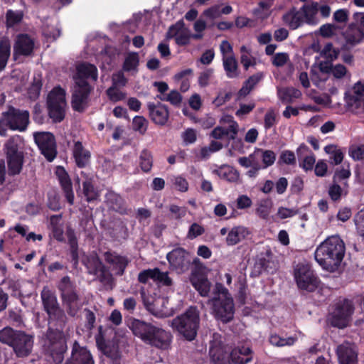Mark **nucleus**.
Returning <instances> with one entry per match:
<instances>
[{
    "label": "nucleus",
    "instance_id": "obj_56",
    "mask_svg": "<svg viewBox=\"0 0 364 364\" xmlns=\"http://www.w3.org/2000/svg\"><path fill=\"white\" fill-rule=\"evenodd\" d=\"M324 149L326 153L331 155L330 159L332 161V164L337 165L342 162L343 159V153L341 150L337 149L333 146H326Z\"/></svg>",
    "mask_w": 364,
    "mask_h": 364
},
{
    "label": "nucleus",
    "instance_id": "obj_35",
    "mask_svg": "<svg viewBox=\"0 0 364 364\" xmlns=\"http://www.w3.org/2000/svg\"><path fill=\"white\" fill-rule=\"evenodd\" d=\"M250 232L247 228L243 226H237L232 228L228 234L226 243L228 245H235L244 240Z\"/></svg>",
    "mask_w": 364,
    "mask_h": 364
},
{
    "label": "nucleus",
    "instance_id": "obj_50",
    "mask_svg": "<svg viewBox=\"0 0 364 364\" xmlns=\"http://www.w3.org/2000/svg\"><path fill=\"white\" fill-rule=\"evenodd\" d=\"M66 235L68 240V242L70 246L72 258L73 260L75 262V264H76L78 262L77 238L74 230L70 228H68Z\"/></svg>",
    "mask_w": 364,
    "mask_h": 364
},
{
    "label": "nucleus",
    "instance_id": "obj_13",
    "mask_svg": "<svg viewBox=\"0 0 364 364\" xmlns=\"http://www.w3.org/2000/svg\"><path fill=\"white\" fill-rule=\"evenodd\" d=\"M141 296L146 309L153 315L159 318L168 317L172 311L166 306L168 301L165 298H158L150 301L145 296L144 288L141 289Z\"/></svg>",
    "mask_w": 364,
    "mask_h": 364
},
{
    "label": "nucleus",
    "instance_id": "obj_36",
    "mask_svg": "<svg viewBox=\"0 0 364 364\" xmlns=\"http://www.w3.org/2000/svg\"><path fill=\"white\" fill-rule=\"evenodd\" d=\"M52 334L53 333H50L48 335V338L50 342V346H49L50 351L53 355H56V358L59 361H61L63 359V353L65 348V341L63 338L61 333L58 332L55 333V341H52Z\"/></svg>",
    "mask_w": 364,
    "mask_h": 364
},
{
    "label": "nucleus",
    "instance_id": "obj_4",
    "mask_svg": "<svg viewBox=\"0 0 364 364\" xmlns=\"http://www.w3.org/2000/svg\"><path fill=\"white\" fill-rule=\"evenodd\" d=\"M200 323L199 311L196 307H189L183 314L171 321V326L186 340L195 339Z\"/></svg>",
    "mask_w": 364,
    "mask_h": 364
},
{
    "label": "nucleus",
    "instance_id": "obj_11",
    "mask_svg": "<svg viewBox=\"0 0 364 364\" xmlns=\"http://www.w3.org/2000/svg\"><path fill=\"white\" fill-rule=\"evenodd\" d=\"M166 37L167 39L174 38L178 46H184L190 44L193 35L183 21L180 20L169 27Z\"/></svg>",
    "mask_w": 364,
    "mask_h": 364
},
{
    "label": "nucleus",
    "instance_id": "obj_60",
    "mask_svg": "<svg viewBox=\"0 0 364 364\" xmlns=\"http://www.w3.org/2000/svg\"><path fill=\"white\" fill-rule=\"evenodd\" d=\"M107 95L109 99L114 102L121 101L127 96V94L123 92L120 87H115L112 86L107 89Z\"/></svg>",
    "mask_w": 364,
    "mask_h": 364
},
{
    "label": "nucleus",
    "instance_id": "obj_38",
    "mask_svg": "<svg viewBox=\"0 0 364 364\" xmlns=\"http://www.w3.org/2000/svg\"><path fill=\"white\" fill-rule=\"evenodd\" d=\"M254 156L256 160L261 159L262 161V168H267L272 166L276 161V154L274 151L269 149H256L254 151Z\"/></svg>",
    "mask_w": 364,
    "mask_h": 364
},
{
    "label": "nucleus",
    "instance_id": "obj_52",
    "mask_svg": "<svg viewBox=\"0 0 364 364\" xmlns=\"http://www.w3.org/2000/svg\"><path fill=\"white\" fill-rule=\"evenodd\" d=\"M18 332H19V331H14L9 327L3 328L0 331V341L12 347L13 343L14 342V337H16Z\"/></svg>",
    "mask_w": 364,
    "mask_h": 364
},
{
    "label": "nucleus",
    "instance_id": "obj_2",
    "mask_svg": "<svg viewBox=\"0 0 364 364\" xmlns=\"http://www.w3.org/2000/svg\"><path fill=\"white\" fill-rule=\"evenodd\" d=\"M129 327L133 333L146 344L166 349L168 347L171 335L163 328L144 321L132 318Z\"/></svg>",
    "mask_w": 364,
    "mask_h": 364
},
{
    "label": "nucleus",
    "instance_id": "obj_37",
    "mask_svg": "<svg viewBox=\"0 0 364 364\" xmlns=\"http://www.w3.org/2000/svg\"><path fill=\"white\" fill-rule=\"evenodd\" d=\"M344 37L348 45L354 46L364 38V31L359 27L350 26L345 32Z\"/></svg>",
    "mask_w": 364,
    "mask_h": 364
},
{
    "label": "nucleus",
    "instance_id": "obj_12",
    "mask_svg": "<svg viewBox=\"0 0 364 364\" xmlns=\"http://www.w3.org/2000/svg\"><path fill=\"white\" fill-rule=\"evenodd\" d=\"M33 344V336L19 331L14 337L12 348L17 357L25 358L31 353Z\"/></svg>",
    "mask_w": 364,
    "mask_h": 364
},
{
    "label": "nucleus",
    "instance_id": "obj_15",
    "mask_svg": "<svg viewBox=\"0 0 364 364\" xmlns=\"http://www.w3.org/2000/svg\"><path fill=\"white\" fill-rule=\"evenodd\" d=\"M34 46V40L28 34L17 35L14 44L13 56L14 60H16L20 55H31Z\"/></svg>",
    "mask_w": 364,
    "mask_h": 364
},
{
    "label": "nucleus",
    "instance_id": "obj_64",
    "mask_svg": "<svg viewBox=\"0 0 364 364\" xmlns=\"http://www.w3.org/2000/svg\"><path fill=\"white\" fill-rule=\"evenodd\" d=\"M206 23L204 20L198 19L193 25V29L196 31L195 34L193 35V38L196 40H200L203 38V32L206 28Z\"/></svg>",
    "mask_w": 364,
    "mask_h": 364
},
{
    "label": "nucleus",
    "instance_id": "obj_43",
    "mask_svg": "<svg viewBox=\"0 0 364 364\" xmlns=\"http://www.w3.org/2000/svg\"><path fill=\"white\" fill-rule=\"evenodd\" d=\"M223 60V65L226 75L229 78H235L239 75L238 63L235 56L227 57Z\"/></svg>",
    "mask_w": 364,
    "mask_h": 364
},
{
    "label": "nucleus",
    "instance_id": "obj_23",
    "mask_svg": "<svg viewBox=\"0 0 364 364\" xmlns=\"http://www.w3.org/2000/svg\"><path fill=\"white\" fill-rule=\"evenodd\" d=\"M60 186L64 191L68 202L73 205L74 203V193L73 191L71 180L63 167H58L55 171Z\"/></svg>",
    "mask_w": 364,
    "mask_h": 364
},
{
    "label": "nucleus",
    "instance_id": "obj_31",
    "mask_svg": "<svg viewBox=\"0 0 364 364\" xmlns=\"http://www.w3.org/2000/svg\"><path fill=\"white\" fill-rule=\"evenodd\" d=\"M191 282L200 296L207 297L209 296L211 289V283L205 276L201 274H193Z\"/></svg>",
    "mask_w": 364,
    "mask_h": 364
},
{
    "label": "nucleus",
    "instance_id": "obj_58",
    "mask_svg": "<svg viewBox=\"0 0 364 364\" xmlns=\"http://www.w3.org/2000/svg\"><path fill=\"white\" fill-rule=\"evenodd\" d=\"M262 74H257L251 76L246 82L245 85L241 88L240 92L241 95H247L253 87L259 82L262 79Z\"/></svg>",
    "mask_w": 364,
    "mask_h": 364
},
{
    "label": "nucleus",
    "instance_id": "obj_10",
    "mask_svg": "<svg viewBox=\"0 0 364 364\" xmlns=\"http://www.w3.org/2000/svg\"><path fill=\"white\" fill-rule=\"evenodd\" d=\"M6 118L9 120V128L11 130L24 132L29 123V112L9 107L6 111Z\"/></svg>",
    "mask_w": 364,
    "mask_h": 364
},
{
    "label": "nucleus",
    "instance_id": "obj_47",
    "mask_svg": "<svg viewBox=\"0 0 364 364\" xmlns=\"http://www.w3.org/2000/svg\"><path fill=\"white\" fill-rule=\"evenodd\" d=\"M50 225L53 237L58 241H63V227L60 215H53L50 218Z\"/></svg>",
    "mask_w": 364,
    "mask_h": 364
},
{
    "label": "nucleus",
    "instance_id": "obj_42",
    "mask_svg": "<svg viewBox=\"0 0 364 364\" xmlns=\"http://www.w3.org/2000/svg\"><path fill=\"white\" fill-rule=\"evenodd\" d=\"M215 173L222 179L229 182H236L239 180L238 172L232 167L223 165L215 170Z\"/></svg>",
    "mask_w": 364,
    "mask_h": 364
},
{
    "label": "nucleus",
    "instance_id": "obj_39",
    "mask_svg": "<svg viewBox=\"0 0 364 364\" xmlns=\"http://www.w3.org/2000/svg\"><path fill=\"white\" fill-rule=\"evenodd\" d=\"M352 92L356 95L357 99L350 105L352 111L359 113L364 109V101L358 99L364 95V83L356 82L352 88Z\"/></svg>",
    "mask_w": 364,
    "mask_h": 364
},
{
    "label": "nucleus",
    "instance_id": "obj_19",
    "mask_svg": "<svg viewBox=\"0 0 364 364\" xmlns=\"http://www.w3.org/2000/svg\"><path fill=\"white\" fill-rule=\"evenodd\" d=\"M62 303L80 301V296L76 291L75 286L68 277H63L58 284Z\"/></svg>",
    "mask_w": 364,
    "mask_h": 364
},
{
    "label": "nucleus",
    "instance_id": "obj_41",
    "mask_svg": "<svg viewBox=\"0 0 364 364\" xmlns=\"http://www.w3.org/2000/svg\"><path fill=\"white\" fill-rule=\"evenodd\" d=\"M328 74H329L328 65L321 63L319 66L311 68V79L315 84L318 85L321 82H324L327 80Z\"/></svg>",
    "mask_w": 364,
    "mask_h": 364
},
{
    "label": "nucleus",
    "instance_id": "obj_14",
    "mask_svg": "<svg viewBox=\"0 0 364 364\" xmlns=\"http://www.w3.org/2000/svg\"><path fill=\"white\" fill-rule=\"evenodd\" d=\"M170 266L179 272L188 269L190 263V255L183 248H176L168 252L166 255Z\"/></svg>",
    "mask_w": 364,
    "mask_h": 364
},
{
    "label": "nucleus",
    "instance_id": "obj_34",
    "mask_svg": "<svg viewBox=\"0 0 364 364\" xmlns=\"http://www.w3.org/2000/svg\"><path fill=\"white\" fill-rule=\"evenodd\" d=\"M251 350L247 346L235 348L230 354V358L235 364H246L252 360Z\"/></svg>",
    "mask_w": 364,
    "mask_h": 364
},
{
    "label": "nucleus",
    "instance_id": "obj_63",
    "mask_svg": "<svg viewBox=\"0 0 364 364\" xmlns=\"http://www.w3.org/2000/svg\"><path fill=\"white\" fill-rule=\"evenodd\" d=\"M148 126L147 120L141 116H136L133 119L132 127L135 131L144 134Z\"/></svg>",
    "mask_w": 364,
    "mask_h": 364
},
{
    "label": "nucleus",
    "instance_id": "obj_22",
    "mask_svg": "<svg viewBox=\"0 0 364 364\" xmlns=\"http://www.w3.org/2000/svg\"><path fill=\"white\" fill-rule=\"evenodd\" d=\"M296 154L300 161L299 166L306 171L312 170L316 157L310 149L306 144H301L297 148Z\"/></svg>",
    "mask_w": 364,
    "mask_h": 364
},
{
    "label": "nucleus",
    "instance_id": "obj_49",
    "mask_svg": "<svg viewBox=\"0 0 364 364\" xmlns=\"http://www.w3.org/2000/svg\"><path fill=\"white\" fill-rule=\"evenodd\" d=\"M154 282L159 286L171 287L173 279L169 277L168 272H161L159 268H154Z\"/></svg>",
    "mask_w": 364,
    "mask_h": 364
},
{
    "label": "nucleus",
    "instance_id": "obj_29",
    "mask_svg": "<svg viewBox=\"0 0 364 364\" xmlns=\"http://www.w3.org/2000/svg\"><path fill=\"white\" fill-rule=\"evenodd\" d=\"M107 205L112 210L121 214L127 213L124 199L113 191L108 190L105 196Z\"/></svg>",
    "mask_w": 364,
    "mask_h": 364
},
{
    "label": "nucleus",
    "instance_id": "obj_27",
    "mask_svg": "<svg viewBox=\"0 0 364 364\" xmlns=\"http://www.w3.org/2000/svg\"><path fill=\"white\" fill-rule=\"evenodd\" d=\"M73 155L77 166L80 168L87 166L91 159V153L85 149L79 141L74 143L73 148Z\"/></svg>",
    "mask_w": 364,
    "mask_h": 364
},
{
    "label": "nucleus",
    "instance_id": "obj_46",
    "mask_svg": "<svg viewBox=\"0 0 364 364\" xmlns=\"http://www.w3.org/2000/svg\"><path fill=\"white\" fill-rule=\"evenodd\" d=\"M273 207V202L270 199L261 200L257 205L255 213L262 219L267 220Z\"/></svg>",
    "mask_w": 364,
    "mask_h": 364
},
{
    "label": "nucleus",
    "instance_id": "obj_21",
    "mask_svg": "<svg viewBox=\"0 0 364 364\" xmlns=\"http://www.w3.org/2000/svg\"><path fill=\"white\" fill-rule=\"evenodd\" d=\"M226 348L217 338L213 341L210 347V355L215 364H227L228 363L230 355Z\"/></svg>",
    "mask_w": 364,
    "mask_h": 364
},
{
    "label": "nucleus",
    "instance_id": "obj_62",
    "mask_svg": "<svg viewBox=\"0 0 364 364\" xmlns=\"http://www.w3.org/2000/svg\"><path fill=\"white\" fill-rule=\"evenodd\" d=\"M68 316L75 317L77 315L82 305L80 301H70L63 304Z\"/></svg>",
    "mask_w": 364,
    "mask_h": 364
},
{
    "label": "nucleus",
    "instance_id": "obj_5",
    "mask_svg": "<svg viewBox=\"0 0 364 364\" xmlns=\"http://www.w3.org/2000/svg\"><path fill=\"white\" fill-rule=\"evenodd\" d=\"M41 298L43 309L49 318L60 324H65L68 321L67 316L64 310L60 308L55 293L48 287H45L41 293Z\"/></svg>",
    "mask_w": 364,
    "mask_h": 364
},
{
    "label": "nucleus",
    "instance_id": "obj_24",
    "mask_svg": "<svg viewBox=\"0 0 364 364\" xmlns=\"http://www.w3.org/2000/svg\"><path fill=\"white\" fill-rule=\"evenodd\" d=\"M148 109L149 111V116L155 124L164 125L166 123L169 114L166 105L160 103L157 105L149 103Z\"/></svg>",
    "mask_w": 364,
    "mask_h": 364
},
{
    "label": "nucleus",
    "instance_id": "obj_9",
    "mask_svg": "<svg viewBox=\"0 0 364 364\" xmlns=\"http://www.w3.org/2000/svg\"><path fill=\"white\" fill-rule=\"evenodd\" d=\"M34 139L42 154L48 161H52L57 154L54 136L50 132L35 133Z\"/></svg>",
    "mask_w": 364,
    "mask_h": 364
},
{
    "label": "nucleus",
    "instance_id": "obj_55",
    "mask_svg": "<svg viewBox=\"0 0 364 364\" xmlns=\"http://www.w3.org/2000/svg\"><path fill=\"white\" fill-rule=\"evenodd\" d=\"M139 55L136 53H129L125 58L123 68L125 71H135L139 65Z\"/></svg>",
    "mask_w": 364,
    "mask_h": 364
},
{
    "label": "nucleus",
    "instance_id": "obj_53",
    "mask_svg": "<svg viewBox=\"0 0 364 364\" xmlns=\"http://www.w3.org/2000/svg\"><path fill=\"white\" fill-rule=\"evenodd\" d=\"M329 73H331L333 76L336 79H343L344 77H350V74L348 71L346 66L342 64H336L328 65Z\"/></svg>",
    "mask_w": 364,
    "mask_h": 364
},
{
    "label": "nucleus",
    "instance_id": "obj_8",
    "mask_svg": "<svg viewBox=\"0 0 364 364\" xmlns=\"http://www.w3.org/2000/svg\"><path fill=\"white\" fill-rule=\"evenodd\" d=\"M354 311L351 301L343 299L338 301L331 312V322L333 326L340 328L348 326Z\"/></svg>",
    "mask_w": 364,
    "mask_h": 364
},
{
    "label": "nucleus",
    "instance_id": "obj_54",
    "mask_svg": "<svg viewBox=\"0 0 364 364\" xmlns=\"http://www.w3.org/2000/svg\"><path fill=\"white\" fill-rule=\"evenodd\" d=\"M153 159L151 153L146 150L141 151L139 156V165L141 170L144 172H149L151 169Z\"/></svg>",
    "mask_w": 364,
    "mask_h": 364
},
{
    "label": "nucleus",
    "instance_id": "obj_33",
    "mask_svg": "<svg viewBox=\"0 0 364 364\" xmlns=\"http://www.w3.org/2000/svg\"><path fill=\"white\" fill-rule=\"evenodd\" d=\"M284 23L291 29H296L304 23V19L301 10H296L295 8L290 9L282 16Z\"/></svg>",
    "mask_w": 364,
    "mask_h": 364
},
{
    "label": "nucleus",
    "instance_id": "obj_20",
    "mask_svg": "<svg viewBox=\"0 0 364 364\" xmlns=\"http://www.w3.org/2000/svg\"><path fill=\"white\" fill-rule=\"evenodd\" d=\"M94 174L92 172L84 171L80 172V176L77 178L78 183L82 181L83 195L88 202L93 201L98 197V192L92 184Z\"/></svg>",
    "mask_w": 364,
    "mask_h": 364
},
{
    "label": "nucleus",
    "instance_id": "obj_26",
    "mask_svg": "<svg viewBox=\"0 0 364 364\" xmlns=\"http://www.w3.org/2000/svg\"><path fill=\"white\" fill-rule=\"evenodd\" d=\"M300 10L305 23L309 25H317L319 23L318 3L305 4L300 8Z\"/></svg>",
    "mask_w": 364,
    "mask_h": 364
},
{
    "label": "nucleus",
    "instance_id": "obj_45",
    "mask_svg": "<svg viewBox=\"0 0 364 364\" xmlns=\"http://www.w3.org/2000/svg\"><path fill=\"white\" fill-rule=\"evenodd\" d=\"M278 95L283 102L290 103L294 100L299 98L301 96V92L294 87H286L279 89Z\"/></svg>",
    "mask_w": 364,
    "mask_h": 364
},
{
    "label": "nucleus",
    "instance_id": "obj_6",
    "mask_svg": "<svg viewBox=\"0 0 364 364\" xmlns=\"http://www.w3.org/2000/svg\"><path fill=\"white\" fill-rule=\"evenodd\" d=\"M47 104L50 117L55 122L62 121L67 107L64 90L54 88L48 96Z\"/></svg>",
    "mask_w": 364,
    "mask_h": 364
},
{
    "label": "nucleus",
    "instance_id": "obj_17",
    "mask_svg": "<svg viewBox=\"0 0 364 364\" xmlns=\"http://www.w3.org/2000/svg\"><path fill=\"white\" fill-rule=\"evenodd\" d=\"M65 364H95V362L90 351L75 341L70 357L66 360Z\"/></svg>",
    "mask_w": 364,
    "mask_h": 364
},
{
    "label": "nucleus",
    "instance_id": "obj_51",
    "mask_svg": "<svg viewBox=\"0 0 364 364\" xmlns=\"http://www.w3.org/2000/svg\"><path fill=\"white\" fill-rule=\"evenodd\" d=\"M102 350L107 357L116 360L120 358L118 345L114 342H108L102 347Z\"/></svg>",
    "mask_w": 364,
    "mask_h": 364
},
{
    "label": "nucleus",
    "instance_id": "obj_1",
    "mask_svg": "<svg viewBox=\"0 0 364 364\" xmlns=\"http://www.w3.org/2000/svg\"><path fill=\"white\" fill-rule=\"evenodd\" d=\"M345 245L339 236L327 238L315 252V259L326 270L333 272L340 265L345 254Z\"/></svg>",
    "mask_w": 364,
    "mask_h": 364
},
{
    "label": "nucleus",
    "instance_id": "obj_32",
    "mask_svg": "<svg viewBox=\"0 0 364 364\" xmlns=\"http://www.w3.org/2000/svg\"><path fill=\"white\" fill-rule=\"evenodd\" d=\"M23 139L19 135H14L9 138L4 144L6 156L23 155Z\"/></svg>",
    "mask_w": 364,
    "mask_h": 364
},
{
    "label": "nucleus",
    "instance_id": "obj_48",
    "mask_svg": "<svg viewBox=\"0 0 364 364\" xmlns=\"http://www.w3.org/2000/svg\"><path fill=\"white\" fill-rule=\"evenodd\" d=\"M23 18V13L21 11H14L9 9L6 13V26L11 28L18 25Z\"/></svg>",
    "mask_w": 364,
    "mask_h": 364
},
{
    "label": "nucleus",
    "instance_id": "obj_61",
    "mask_svg": "<svg viewBox=\"0 0 364 364\" xmlns=\"http://www.w3.org/2000/svg\"><path fill=\"white\" fill-rule=\"evenodd\" d=\"M353 222L358 234L364 237V208L355 214Z\"/></svg>",
    "mask_w": 364,
    "mask_h": 364
},
{
    "label": "nucleus",
    "instance_id": "obj_7",
    "mask_svg": "<svg viewBox=\"0 0 364 364\" xmlns=\"http://www.w3.org/2000/svg\"><path fill=\"white\" fill-rule=\"evenodd\" d=\"M294 279L300 289L314 291L319 284V279L309 264H299L294 269Z\"/></svg>",
    "mask_w": 364,
    "mask_h": 364
},
{
    "label": "nucleus",
    "instance_id": "obj_59",
    "mask_svg": "<svg viewBox=\"0 0 364 364\" xmlns=\"http://www.w3.org/2000/svg\"><path fill=\"white\" fill-rule=\"evenodd\" d=\"M269 342L276 346H291L294 343L295 338L293 337L282 338L278 335L274 334L270 336Z\"/></svg>",
    "mask_w": 364,
    "mask_h": 364
},
{
    "label": "nucleus",
    "instance_id": "obj_30",
    "mask_svg": "<svg viewBox=\"0 0 364 364\" xmlns=\"http://www.w3.org/2000/svg\"><path fill=\"white\" fill-rule=\"evenodd\" d=\"M105 259L111 265L113 270L119 275L124 273L128 264V260L126 257L109 252L105 254Z\"/></svg>",
    "mask_w": 364,
    "mask_h": 364
},
{
    "label": "nucleus",
    "instance_id": "obj_25",
    "mask_svg": "<svg viewBox=\"0 0 364 364\" xmlns=\"http://www.w3.org/2000/svg\"><path fill=\"white\" fill-rule=\"evenodd\" d=\"M82 262L86 267L89 274L95 275L104 274L105 266L95 252H93L88 255H85Z\"/></svg>",
    "mask_w": 364,
    "mask_h": 364
},
{
    "label": "nucleus",
    "instance_id": "obj_44",
    "mask_svg": "<svg viewBox=\"0 0 364 364\" xmlns=\"http://www.w3.org/2000/svg\"><path fill=\"white\" fill-rule=\"evenodd\" d=\"M6 159L9 174H18L22 169L23 155L6 156Z\"/></svg>",
    "mask_w": 364,
    "mask_h": 364
},
{
    "label": "nucleus",
    "instance_id": "obj_40",
    "mask_svg": "<svg viewBox=\"0 0 364 364\" xmlns=\"http://www.w3.org/2000/svg\"><path fill=\"white\" fill-rule=\"evenodd\" d=\"M10 55V41L7 37L4 36L0 38V72L5 69Z\"/></svg>",
    "mask_w": 364,
    "mask_h": 364
},
{
    "label": "nucleus",
    "instance_id": "obj_3",
    "mask_svg": "<svg viewBox=\"0 0 364 364\" xmlns=\"http://www.w3.org/2000/svg\"><path fill=\"white\" fill-rule=\"evenodd\" d=\"M208 304L211 306L214 316L223 323L230 322L234 316V301L229 290L221 282H216L213 291L212 297L208 300Z\"/></svg>",
    "mask_w": 364,
    "mask_h": 364
},
{
    "label": "nucleus",
    "instance_id": "obj_18",
    "mask_svg": "<svg viewBox=\"0 0 364 364\" xmlns=\"http://www.w3.org/2000/svg\"><path fill=\"white\" fill-rule=\"evenodd\" d=\"M336 353L340 364L357 363L358 350L354 343L344 341L337 347Z\"/></svg>",
    "mask_w": 364,
    "mask_h": 364
},
{
    "label": "nucleus",
    "instance_id": "obj_28",
    "mask_svg": "<svg viewBox=\"0 0 364 364\" xmlns=\"http://www.w3.org/2000/svg\"><path fill=\"white\" fill-rule=\"evenodd\" d=\"M97 69L92 64L83 63L77 65V74L75 77V84L77 81L87 82L86 80H97Z\"/></svg>",
    "mask_w": 364,
    "mask_h": 364
},
{
    "label": "nucleus",
    "instance_id": "obj_57",
    "mask_svg": "<svg viewBox=\"0 0 364 364\" xmlns=\"http://www.w3.org/2000/svg\"><path fill=\"white\" fill-rule=\"evenodd\" d=\"M278 163L279 164L294 166L296 163L294 153L290 150H284L282 151L279 157Z\"/></svg>",
    "mask_w": 364,
    "mask_h": 364
},
{
    "label": "nucleus",
    "instance_id": "obj_16",
    "mask_svg": "<svg viewBox=\"0 0 364 364\" xmlns=\"http://www.w3.org/2000/svg\"><path fill=\"white\" fill-rule=\"evenodd\" d=\"M90 87L87 82L77 81L72 98V106L76 111H82L87 102Z\"/></svg>",
    "mask_w": 364,
    "mask_h": 364
}]
</instances>
